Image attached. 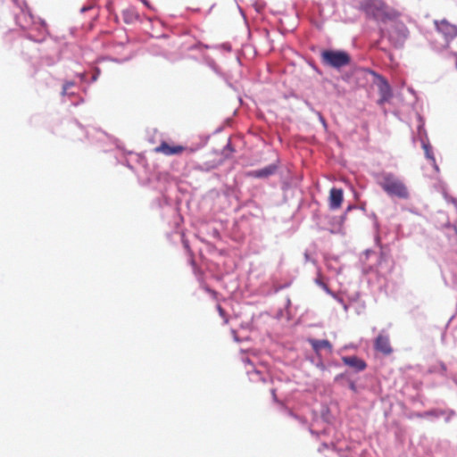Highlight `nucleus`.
Wrapping results in <instances>:
<instances>
[{
    "instance_id": "20",
    "label": "nucleus",
    "mask_w": 457,
    "mask_h": 457,
    "mask_svg": "<svg viewBox=\"0 0 457 457\" xmlns=\"http://www.w3.org/2000/svg\"><path fill=\"white\" fill-rule=\"evenodd\" d=\"M456 232H457V230H456Z\"/></svg>"
},
{
    "instance_id": "15",
    "label": "nucleus",
    "mask_w": 457,
    "mask_h": 457,
    "mask_svg": "<svg viewBox=\"0 0 457 457\" xmlns=\"http://www.w3.org/2000/svg\"><path fill=\"white\" fill-rule=\"evenodd\" d=\"M396 27L398 29L399 34L402 37H406L407 36V28L403 23H397Z\"/></svg>"
},
{
    "instance_id": "12",
    "label": "nucleus",
    "mask_w": 457,
    "mask_h": 457,
    "mask_svg": "<svg viewBox=\"0 0 457 457\" xmlns=\"http://www.w3.org/2000/svg\"><path fill=\"white\" fill-rule=\"evenodd\" d=\"M276 170V167L274 165H270L262 168V170H256L254 171V176L257 178H267L274 173Z\"/></svg>"
},
{
    "instance_id": "1",
    "label": "nucleus",
    "mask_w": 457,
    "mask_h": 457,
    "mask_svg": "<svg viewBox=\"0 0 457 457\" xmlns=\"http://www.w3.org/2000/svg\"><path fill=\"white\" fill-rule=\"evenodd\" d=\"M378 186L387 195L400 199H408L410 192L402 179L391 172L382 171L375 176Z\"/></svg>"
},
{
    "instance_id": "8",
    "label": "nucleus",
    "mask_w": 457,
    "mask_h": 457,
    "mask_svg": "<svg viewBox=\"0 0 457 457\" xmlns=\"http://www.w3.org/2000/svg\"><path fill=\"white\" fill-rule=\"evenodd\" d=\"M373 73L379 80L378 92L380 95V102L385 103V101H388L390 99V97L392 96L390 84L384 77L378 75V73H376V72H373Z\"/></svg>"
},
{
    "instance_id": "4",
    "label": "nucleus",
    "mask_w": 457,
    "mask_h": 457,
    "mask_svg": "<svg viewBox=\"0 0 457 457\" xmlns=\"http://www.w3.org/2000/svg\"><path fill=\"white\" fill-rule=\"evenodd\" d=\"M436 26L438 35L444 38V42L441 44L442 46H449L450 41L457 37V28L445 21V20L436 22Z\"/></svg>"
},
{
    "instance_id": "18",
    "label": "nucleus",
    "mask_w": 457,
    "mask_h": 457,
    "mask_svg": "<svg viewBox=\"0 0 457 457\" xmlns=\"http://www.w3.org/2000/svg\"><path fill=\"white\" fill-rule=\"evenodd\" d=\"M87 10V9L84 7V8L81 10V12H86Z\"/></svg>"
},
{
    "instance_id": "7",
    "label": "nucleus",
    "mask_w": 457,
    "mask_h": 457,
    "mask_svg": "<svg viewBox=\"0 0 457 457\" xmlns=\"http://www.w3.org/2000/svg\"><path fill=\"white\" fill-rule=\"evenodd\" d=\"M342 361L345 365L349 366L355 371H362L367 367L365 361L356 355L343 356Z\"/></svg>"
},
{
    "instance_id": "3",
    "label": "nucleus",
    "mask_w": 457,
    "mask_h": 457,
    "mask_svg": "<svg viewBox=\"0 0 457 457\" xmlns=\"http://www.w3.org/2000/svg\"><path fill=\"white\" fill-rule=\"evenodd\" d=\"M320 57L325 66L332 68L339 69L351 63V55L344 51L325 50Z\"/></svg>"
},
{
    "instance_id": "14",
    "label": "nucleus",
    "mask_w": 457,
    "mask_h": 457,
    "mask_svg": "<svg viewBox=\"0 0 457 457\" xmlns=\"http://www.w3.org/2000/svg\"><path fill=\"white\" fill-rule=\"evenodd\" d=\"M424 149H425V153L427 155V159L430 160L435 164L436 160L434 158V155H433V153H432V150L430 149V147L428 145H425Z\"/></svg>"
},
{
    "instance_id": "5",
    "label": "nucleus",
    "mask_w": 457,
    "mask_h": 457,
    "mask_svg": "<svg viewBox=\"0 0 457 457\" xmlns=\"http://www.w3.org/2000/svg\"><path fill=\"white\" fill-rule=\"evenodd\" d=\"M185 151L192 153L193 149L187 148L186 146L182 145H170L167 141H162L159 146H156L154 149V153L163 154L165 155L180 154Z\"/></svg>"
},
{
    "instance_id": "10",
    "label": "nucleus",
    "mask_w": 457,
    "mask_h": 457,
    "mask_svg": "<svg viewBox=\"0 0 457 457\" xmlns=\"http://www.w3.org/2000/svg\"><path fill=\"white\" fill-rule=\"evenodd\" d=\"M308 341L312 345V350L318 354L322 350H327L328 353H331L333 350V346L328 340H326V339L319 340V339L311 338Z\"/></svg>"
},
{
    "instance_id": "6",
    "label": "nucleus",
    "mask_w": 457,
    "mask_h": 457,
    "mask_svg": "<svg viewBox=\"0 0 457 457\" xmlns=\"http://www.w3.org/2000/svg\"><path fill=\"white\" fill-rule=\"evenodd\" d=\"M375 349L382 353L385 355H389L393 353V348L390 345V338L388 336L385 335H378L377 339H375Z\"/></svg>"
},
{
    "instance_id": "16",
    "label": "nucleus",
    "mask_w": 457,
    "mask_h": 457,
    "mask_svg": "<svg viewBox=\"0 0 457 457\" xmlns=\"http://www.w3.org/2000/svg\"><path fill=\"white\" fill-rule=\"evenodd\" d=\"M72 85H73V83H72V82H66V83L63 85V87H62L63 94H65V93H66V91L68 90V88H69L70 87H71Z\"/></svg>"
},
{
    "instance_id": "9",
    "label": "nucleus",
    "mask_w": 457,
    "mask_h": 457,
    "mask_svg": "<svg viewBox=\"0 0 457 457\" xmlns=\"http://www.w3.org/2000/svg\"><path fill=\"white\" fill-rule=\"evenodd\" d=\"M343 203V190L333 187L329 191L328 204L331 209H338Z\"/></svg>"
},
{
    "instance_id": "11",
    "label": "nucleus",
    "mask_w": 457,
    "mask_h": 457,
    "mask_svg": "<svg viewBox=\"0 0 457 457\" xmlns=\"http://www.w3.org/2000/svg\"><path fill=\"white\" fill-rule=\"evenodd\" d=\"M122 20L127 24H132L137 21L138 14L134 7H128L121 11Z\"/></svg>"
},
{
    "instance_id": "13",
    "label": "nucleus",
    "mask_w": 457,
    "mask_h": 457,
    "mask_svg": "<svg viewBox=\"0 0 457 457\" xmlns=\"http://www.w3.org/2000/svg\"><path fill=\"white\" fill-rule=\"evenodd\" d=\"M217 310H218L220 317L222 318L224 324H228V317L227 313L225 312L224 309L221 307L220 304L217 305Z\"/></svg>"
},
{
    "instance_id": "2",
    "label": "nucleus",
    "mask_w": 457,
    "mask_h": 457,
    "mask_svg": "<svg viewBox=\"0 0 457 457\" xmlns=\"http://www.w3.org/2000/svg\"><path fill=\"white\" fill-rule=\"evenodd\" d=\"M362 9L367 14L383 23L388 22V21H396L401 16L400 12L391 9L382 0H366Z\"/></svg>"
},
{
    "instance_id": "17",
    "label": "nucleus",
    "mask_w": 457,
    "mask_h": 457,
    "mask_svg": "<svg viewBox=\"0 0 457 457\" xmlns=\"http://www.w3.org/2000/svg\"><path fill=\"white\" fill-rule=\"evenodd\" d=\"M271 394H272V396H273V400L277 401L276 389H272L271 390Z\"/></svg>"
},
{
    "instance_id": "19",
    "label": "nucleus",
    "mask_w": 457,
    "mask_h": 457,
    "mask_svg": "<svg viewBox=\"0 0 457 457\" xmlns=\"http://www.w3.org/2000/svg\"><path fill=\"white\" fill-rule=\"evenodd\" d=\"M351 386V388L353 390V388H354V385H353V384H351V386Z\"/></svg>"
}]
</instances>
